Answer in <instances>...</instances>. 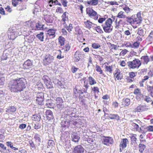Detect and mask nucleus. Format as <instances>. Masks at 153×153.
Returning a JSON list of instances; mask_svg holds the SVG:
<instances>
[{
  "instance_id": "nucleus-52",
  "label": "nucleus",
  "mask_w": 153,
  "mask_h": 153,
  "mask_svg": "<svg viewBox=\"0 0 153 153\" xmlns=\"http://www.w3.org/2000/svg\"><path fill=\"white\" fill-rule=\"evenodd\" d=\"M126 21L127 23L131 25L133 24V17H127L126 16Z\"/></svg>"
},
{
  "instance_id": "nucleus-42",
  "label": "nucleus",
  "mask_w": 153,
  "mask_h": 153,
  "mask_svg": "<svg viewBox=\"0 0 153 153\" xmlns=\"http://www.w3.org/2000/svg\"><path fill=\"white\" fill-rule=\"evenodd\" d=\"M98 2L99 0H91L87 2V4L91 6L96 5L98 4Z\"/></svg>"
},
{
  "instance_id": "nucleus-1",
  "label": "nucleus",
  "mask_w": 153,
  "mask_h": 153,
  "mask_svg": "<svg viewBox=\"0 0 153 153\" xmlns=\"http://www.w3.org/2000/svg\"><path fill=\"white\" fill-rule=\"evenodd\" d=\"M26 79L24 78H17L10 80L8 84V87L12 92L18 93L22 91L26 88Z\"/></svg>"
},
{
  "instance_id": "nucleus-44",
  "label": "nucleus",
  "mask_w": 153,
  "mask_h": 153,
  "mask_svg": "<svg viewBox=\"0 0 153 153\" xmlns=\"http://www.w3.org/2000/svg\"><path fill=\"white\" fill-rule=\"evenodd\" d=\"M32 118V120L33 121H39L40 120L41 117L40 115L35 114L33 115Z\"/></svg>"
},
{
  "instance_id": "nucleus-3",
  "label": "nucleus",
  "mask_w": 153,
  "mask_h": 153,
  "mask_svg": "<svg viewBox=\"0 0 153 153\" xmlns=\"http://www.w3.org/2000/svg\"><path fill=\"white\" fill-rule=\"evenodd\" d=\"M128 68L129 69H138L142 65V62L138 59L135 58L132 61L127 62Z\"/></svg>"
},
{
  "instance_id": "nucleus-49",
  "label": "nucleus",
  "mask_w": 153,
  "mask_h": 153,
  "mask_svg": "<svg viewBox=\"0 0 153 153\" xmlns=\"http://www.w3.org/2000/svg\"><path fill=\"white\" fill-rule=\"evenodd\" d=\"M131 136L130 137L131 142L134 143H136L137 138H136L137 135L134 134H131Z\"/></svg>"
},
{
  "instance_id": "nucleus-39",
  "label": "nucleus",
  "mask_w": 153,
  "mask_h": 153,
  "mask_svg": "<svg viewBox=\"0 0 153 153\" xmlns=\"http://www.w3.org/2000/svg\"><path fill=\"white\" fill-rule=\"evenodd\" d=\"M108 117L111 120L115 119L118 121L120 120V117L117 114H109Z\"/></svg>"
},
{
  "instance_id": "nucleus-26",
  "label": "nucleus",
  "mask_w": 153,
  "mask_h": 153,
  "mask_svg": "<svg viewBox=\"0 0 153 153\" xmlns=\"http://www.w3.org/2000/svg\"><path fill=\"white\" fill-rule=\"evenodd\" d=\"M71 48L70 44L68 43L63 46V47L62 48V49L64 53H67L70 50Z\"/></svg>"
},
{
  "instance_id": "nucleus-33",
  "label": "nucleus",
  "mask_w": 153,
  "mask_h": 153,
  "mask_svg": "<svg viewBox=\"0 0 153 153\" xmlns=\"http://www.w3.org/2000/svg\"><path fill=\"white\" fill-rule=\"evenodd\" d=\"M126 16L125 12L121 11L118 13L117 17L119 19H124L126 18Z\"/></svg>"
},
{
  "instance_id": "nucleus-35",
  "label": "nucleus",
  "mask_w": 153,
  "mask_h": 153,
  "mask_svg": "<svg viewBox=\"0 0 153 153\" xmlns=\"http://www.w3.org/2000/svg\"><path fill=\"white\" fill-rule=\"evenodd\" d=\"M91 89L93 91L95 98H97L98 96L96 95V94L98 95V94L100 92L99 88L98 87L94 86L93 87H91Z\"/></svg>"
},
{
  "instance_id": "nucleus-15",
  "label": "nucleus",
  "mask_w": 153,
  "mask_h": 153,
  "mask_svg": "<svg viewBox=\"0 0 153 153\" xmlns=\"http://www.w3.org/2000/svg\"><path fill=\"white\" fill-rule=\"evenodd\" d=\"M33 61L28 59L22 65V68L24 70L29 69L33 65Z\"/></svg>"
},
{
  "instance_id": "nucleus-24",
  "label": "nucleus",
  "mask_w": 153,
  "mask_h": 153,
  "mask_svg": "<svg viewBox=\"0 0 153 153\" xmlns=\"http://www.w3.org/2000/svg\"><path fill=\"white\" fill-rule=\"evenodd\" d=\"M34 23H35L33 22H31V23L30 26L32 28H33V29L40 30L43 29L44 25H42L39 23H37L36 24V29L34 28V27H33V26L34 25Z\"/></svg>"
},
{
  "instance_id": "nucleus-25",
  "label": "nucleus",
  "mask_w": 153,
  "mask_h": 153,
  "mask_svg": "<svg viewBox=\"0 0 153 153\" xmlns=\"http://www.w3.org/2000/svg\"><path fill=\"white\" fill-rule=\"evenodd\" d=\"M86 78V77H84L80 80V81L81 82L84 81V87L85 88V89H84V92L85 93H87V90L89 87V85L88 84V83L87 82H86L85 81Z\"/></svg>"
},
{
  "instance_id": "nucleus-45",
  "label": "nucleus",
  "mask_w": 153,
  "mask_h": 153,
  "mask_svg": "<svg viewBox=\"0 0 153 153\" xmlns=\"http://www.w3.org/2000/svg\"><path fill=\"white\" fill-rule=\"evenodd\" d=\"M146 89L147 91L149 93L151 96L153 97V86H151L147 85V86Z\"/></svg>"
},
{
  "instance_id": "nucleus-12",
  "label": "nucleus",
  "mask_w": 153,
  "mask_h": 153,
  "mask_svg": "<svg viewBox=\"0 0 153 153\" xmlns=\"http://www.w3.org/2000/svg\"><path fill=\"white\" fill-rule=\"evenodd\" d=\"M149 109V106L146 105L140 104L134 109L135 112H142L147 111Z\"/></svg>"
},
{
  "instance_id": "nucleus-28",
  "label": "nucleus",
  "mask_w": 153,
  "mask_h": 153,
  "mask_svg": "<svg viewBox=\"0 0 153 153\" xmlns=\"http://www.w3.org/2000/svg\"><path fill=\"white\" fill-rule=\"evenodd\" d=\"M131 127L134 131H139L141 130V128L139 127V125L135 123L131 122Z\"/></svg>"
},
{
  "instance_id": "nucleus-27",
  "label": "nucleus",
  "mask_w": 153,
  "mask_h": 153,
  "mask_svg": "<svg viewBox=\"0 0 153 153\" xmlns=\"http://www.w3.org/2000/svg\"><path fill=\"white\" fill-rule=\"evenodd\" d=\"M140 59L142 60L143 63L144 65H147L150 61V59L148 56L146 55L142 56L140 58Z\"/></svg>"
},
{
  "instance_id": "nucleus-14",
  "label": "nucleus",
  "mask_w": 153,
  "mask_h": 153,
  "mask_svg": "<svg viewBox=\"0 0 153 153\" xmlns=\"http://www.w3.org/2000/svg\"><path fill=\"white\" fill-rule=\"evenodd\" d=\"M73 91L74 96L76 98H81L80 95L83 94L84 93V91L83 92L82 90L78 89L76 86L75 88L73 89Z\"/></svg>"
},
{
  "instance_id": "nucleus-18",
  "label": "nucleus",
  "mask_w": 153,
  "mask_h": 153,
  "mask_svg": "<svg viewBox=\"0 0 153 153\" xmlns=\"http://www.w3.org/2000/svg\"><path fill=\"white\" fill-rule=\"evenodd\" d=\"M135 40V41L132 44V48H138L139 47L140 42L142 41V39L140 36H138Z\"/></svg>"
},
{
  "instance_id": "nucleus-38",
  "label": "nucleus",
  "mask_w": 153,
  "mask_h": 153,
  "mask_svg": "<svg viewBox=\"0 0 153 153\" xmlns=\"http://www.w3.org/2000/svg\"><path fill=\"white\" fill-rule=\"evenodd\" d=\"M105 71L107 73L109 74H111L113 71V66L112 65L105 66Z\"/></svg>"
},
{
  "instance_id": "nucleus-22",
  "label": "nucleus",
  "mask_w": 153,
  "mask_h": 153,
  "mask_svg": "<svg viewBox=\"0 0 153 153\" xmlns=\"http://www.w3.org/2000/svg\"><path fill=\"white\" fill-rule=\"evenodd\" d=\"M126 25V22L124 20L120 19L117 23L115 27L117 29L119 30L120 29L122 28L123 30V27Z\"/></svg>"
},
{
  "instance_id": "nucleus-17",
  "label": "nucleus",
  "mask_w": 153,
  "mask_h": 153,
  "mask_svg": "<svg viewBox=\"0 0 153 153\" xmlns=\"http://www.w3.org/2000/svg\"><path fill=\"white\" fill-rule=\"evenodd\" d=\"M63 101L61 97H58L56 99V104L59 109L62 108L64 107Z\"/></svg>"
},
{
  "instance_id": "nucleus-6",
  "label": "nucleus",
  "mask_w": 153,
  "mask_h": 153,
  "mask_svg": "<svg viewBox=\"0 0 153 153\" xmlns=\"http://www.w3.org/2000/svg\"><path fill=\"white\" fill-rule=\"evenodd\" d=\"M53 56L50 54H46L42 59V63L44 65H48L53 62Z\"/></svg>"
},
{
  "instance_id": "nucleus-34",
  "label": "nucleus",
  "mask_w": 153,
  "mask_h": 153,
  "mask_svg": "<svg viewBox=\"0 0 153 153\" xmlns=\"http://www.w3.org/2000/svg\"><path fill=\"white\" fill-rule=\"evenodd\" d=\"M88 82L89 85H94L97 83V82L95 79L91 76L88 77Z\"/></svg>"
},
{
  "instance_id": "nucleus-43",
  "label": "nucleus",
  "mask_w": 153,
  "mask_h": 153,
  "mask_svg": "<svg viewBox=\"0 0 153 153\" xmlns=\"http://www.w3.org/2000/svg\"><path fill=\"white\" fill-rule=\"evenodd\" d=\"M137 33L140 36H144L145 34V31L143 27H140L138 28Z\"/></svg>"
},
{
  "instance_id": "nucleus-46",
  "label": "nucleus",
  "mask_w": 153,
  "mask_h": 153,
  "mask_svg": "<svg viewBox=\"0 0 153 153\" xmlns=\"http://www.w3.org/2000/svg\"><path fill=\"white\" fill-rule=\"evenodd\" d=\"M44 34L43 32H41L39 33L36 35V37L41 41L43 42L44 39Z\"/></svg>"
},
{
  "instance_id": "nucleus-5",
  "label": "nucleus",
  "mask_w": 153,
  "mask_h": 153,
  "mask_svg": "<svg viewBox=\"0 0 153 153\" xmlns=\"http://www.w3.org/2000/svg\"><path fill=\"white\" fill-rule=\"evenodd\" d=\"M86 14L89 17L94 20H97L98 18V15L97 12L94 11L92 8L87 7L86 9Z\"/></svg>"
},
{
  "instance_id": "nucleus-54",
  "label": "nucleus",
  "mask_w": 153,
  "mask_h": 153,
  "mask_svg": "<svg viewBox=\"0 0 153 153\" xmlns=\"http://www.w3.org/2000/svg\"><path fill=\"white\" fill-rule=\"evenodd\" d=\"M58 51L59 52V54L56 56V58L59 59H61L64 58V56L62 55V52L60 50H59Z\"/></svg>"
},
{
  "instance_id": "nucleus-63",
  "label": "nucleus",
  "mask_w": 153,
  "mask_h": 153,
  "mask_svg": "<svg viewBox=\"0 0 153 153\" xmlns=\"http://www.w3.org/2000/svg\"><path fill=\"white\" fill-rule=\"evenodd\" d=\"M128 51L126 49L123 50L119 54L120 56H124L128 52Z\"/></svg>"
},
{
  "instance_id": "nucleus-40",
  "label": "nucleus",
  "mask_w": 153,
  "mask_h": 153,
  "mask_svg": "<svg viewBox=\"0 0 153 153\" xmlns=\"http://www.w3.org/2000/svg\"><path fill=\"white\" fill-rule=\"evenodd\" d=\"M71 138L72 141L75 142H78L80 139V137L76 134H72Z\"/></svg>"
},
{
  "instance_id": "nucleus-64",
  "label": "nucleus",
  "mask_w": 153,
  "mask_h": 153,
  "mask_svg": "<svg viewBox=\"0 0 153 153\" xmlns=\"http://www.w3.org/2000/svg\"><path fill=\"white\" fill-rule=\"evenodd\" d=\"M146 129L149 132L153 131V126H149L146 127Z\"/></svg>"
},
{
  "instance_id": "nucleus-62",
  "label": "nucleus",
  "mask_w": 153,
  "mask_h": 153,
  "mask_svg": "<svg viewBox=\"0 0 153 153\" xmlns=\"http://www.w3.org/2000/svg\"><path fill=\"white\" fill-rule=\"evenodd\" d=\"M19 0H12V5L14 7H16L18 4Z\"/></svg>"
},
{
  "instance_id": "nucleus-59",
  "label": "nucleus",
  "mask_w": 153,
  "mask_h": 153,
  "mask_svg": "<svg viewBox=\"0 0 153 153\" xmlns=\"http://www.w3.org/2000/svg\"><path fill=\"white\" fill-rule=\"evenodd\" d=\"M95 27V30L97 32L100 33H103V32L100 26H98Z\"/></svg>"
},
{
  "instance_id": "nucleus-4",
  "label": "nucleus",
  "mask_w": 153,
  "mask_h": 153,
  "mask_svg": "<svg viewBox=\"0 0 153 153\" xmlns=\"http://www.w3.org/2000/svg\"><path fill=\"white\" fill-rule=\"evenodd\" d=\"M42 13L43 16L42 18L46 23H50L53 22V18L49 11L47 10H44Z\"/></svg>"
},
{
  "instance_id": "nucleus-30",
  "label": "nucleus",
  "mask_w": 153,
  "mask_h": 153,
  "mask_svg": "<svg viewBox=\"0 0 153 153\" xmlns=\"http://www.w3.org/2000/svg\"><path fill=\"white\" fill-rule=\"evenodd\" d=\"M130 103V100L128 98L123 99L122 105L123 107H126L129 106Z\"/></svg>"
},
{
  "instance_id": "nucleus-13",
  "label": "nucleus",
  "mask_w": 153,
  "mask_h": 153,
  "mask_svg": "<svg viewBox=\"0 0 153 153\" xmlns=\"http://www.w3.org/2000/svg\"><path fill=\"white\" fill-rule=\"evenodd\" d=\"M128 141L127 138H125L122 139L119 145L120 152H122V150L127 147V144L128 143Z\"/></svg>"
},
{
  "instance_id": "nucleus-47",
  "label": "nucleus",
  "mask_w": 153,
  "mask_h": 153,
  "mask_svg": "<svg viewBox=\"0 0 153 153\" xmlns=\"http://www.w3.org/2000/svg\"><path fill=\"white\" fill-rule=\"evenodd\" d=\"M75 31L76 34L81 35L83 33L79 26H77L75 28Z\"/></svg>"
},
{
  "instance_id": "nucleus-23",
  "label": "nucleus",
  "mask_w": 153,
  "mask_h": 153,
  "mask_svg": "<svg viewBox=\"0 0 153 153\" xmlns=\"http://www.w3.org/2000/svg\"><path fill=\"white\" fill-rule=\"evenodd\" d=\"M45 115L47 120L50 121L53 120V116L52 112L50 110H47L45 112Z\"/></svg>"
},
{
  "instance_id": "nucleus-11",
  "label": "nucleus",
  "mask_w": 153,
  "mask_h": 153,
  "mask_svg": "<svg viewBox=\"0 0 153 153\" xmlns=\"http://www.w3.org/2000/svg\"><path fill=\"white\" fill-rule=\"evenodd\" d=\"M133 93L135 96L136 99L138 101H140L144 96L142 94L140 89L138 88L134 89Z\"/></svg>"
},
{
  "instance_id": "nucleus-48",
  "label": "nucleus",
  "mask_w": 153,
  "mask_h": 153,
  "mask_svg": "<svg viewBox=\"0 0 153 153\" xmlns=\"http://www.w3.org/2000/svg\"><path fill=\"white\" fill-rule=\"evenodd\" d=\"M146 146L143 144L140 143L139 145V150L140 153H143V152L146 148Z\"/></svg>"
},
{
  "instance_id": "nucleus-57",
  "label": "nucleus",
  "mask_w": 153,
  "mask_h": 153,
  "mask_svg": "<svg viewBox=\"0 0 153 153\" xmlns=\"http://www.w3.org/2000/svg\"><path fill=\"white\" fill-rule=\"evenodd\" d=\"M144 98V101H146L147 102H149L152 101V99L149 96H145Z\"/></svg>"
},
{
  "instance_id": "nucleus-2",
  "label": "nucleus",
  "mask_w": 153,
  "mask_h": 153,
  "mask_svg": "<svg viewBox=\"0 0 153 153\" xmlns=\"http://www.w3.org/2000/svg\"><path fill=\"white\" fill-rule=\"evenodd\" d=\"M106 18H100L98 20L99 23H102L105 21L104 23H103L102 26L104 31L106 33H110L112 30V25L113 21L111 18H109L105 20Z\"/></svg>"
},
{
  "instance_id": "nucleus-51",
  "label": "nucleus",
  "mask_w": 153,
  "mask_h": 153,
  "mask_svg": "<svg viewBox=\"0 0 153 153\" xmlns=\"http://www.w3.org/2000/svg\"><path fill=\"white\" fill-rule=\"evenodd\" d=\"M91 46L94 49H97L101 47V45L98 43L94 42L92 44Z\"/></svg>"
},
{
  "instance_id": "nucleus-55",
  "label": "nucleus",
  "mask_w": 153,
  "mask_h": 153,
  "mask_svg": "<svg viewBox=\"0 0 153 153\" xmlns=\"http://www.w3.org/2000/svg\"><path fill=\"white\" fill-rule=\"evenodd\" d=\"M29 143L31 147V149H36V147L33 141L31 140H29Z\"/></svg>"
},
{
  "instance_id": "nucleus-19",
  "label": "nucleus",
  "mask_w": 153,
  "mask_h": 153,
  "mask_svg": "<svg viewBox=\"0 0 153 153\" xmlns=\"http://www.w3.org/2000/svg\"><path fill=\"white\" fill-rule=\"evenodd\" d=\"M95 70L96 71L102 76L105 77L106 75L103 72V70L101 67L97 64L95 65Z\"/></svg>"
},
{
  "instance_id": "nucleus-29",
  "label": "nucleus",
  "mask_w": 153,
  "mask_h": 153,
  "mask_svg": "<svg viewBox=\"0 0 153 153\" xmlns=\"http://www.w3.org/2000/svg\"><path fill=\"white\" fill-rule=\"evenodd\" d=\"M16 108L13 106H11L6 108V112L12 114L16 111Z\"/></svg>"
},
{
  "instance_id": "nucleus-7",
  "label": "nucleus",
  "mask_w": 153,
  "mask_h": 153,
  "mask_svg": "<svg viewBox=\"0 0 153 153\" xmlns=\"http://www.w3.org/2000/svg\"><path fill=\"white\" fill-rule=\"evenodd\" d=\"M85 55L83 52H81L80 51L77 50L74 53V59L75 62H79L81 59L85 58Z\"/></svg>"
},
{
  "instance_id": "nucleus-36",
  "label": "nucleus",
  "mask_w": 153,
  "mask_h": 153,
  "mask_svg": "<svg viewBox=\"0 0 153 153\" xmlns=\"http://www.w3.org/2000/svg\"><path fill=\"white\" fill-rule=\"evenodd\" d=\"M59 43L60 46H62L65 45V39L62 36H59L58 38Z\"/></svg>"
},
{
  "instance_id": "nucleus-20",
  "label": "nucleus",
  "mask_w": 153,
  "mask_h": 153,
  "mask_svg": "<svg viewBox=\"0 0 153 153\" xmlns=\"http://www.w3.org/2000/svg\"><path fill=\"white\" fill-rule=\"evenodd\" d=\"M85 27L89 29H90L92 27H94V26H97V25L93 23L90 20H86V21L84 22Z\"/></svg>"
},
{
  "instance_id": "nucleus-60",
  "label": "nucleus",
  "mask_w": 153,
  "mask_h": 153,
  "mask_svg": "<svg viewBox=\"0 0 153 153\" xmlns=\"http://www.w3.org/2000/svg\"><path fill=\"white\" fill-rule=\"evenodd\" d=\"M94 55H95V57L98 59L100 62L102 61L104 59L100 55L95 54H94Z\"/></svg>"
},
{
  "instance_id": "nucleus-16",
  "label": "nucleus",
  "mask_w": 153,
  "mask_h": 153,
  "mask_svg": "<svg viewBox=\"0 0 153 153\" xmlns=\"http://www.w3.org/2000/svg\"><path fill=\"white\" fill-rule=\"evenodd\" d=\"M114 142L113 138L109 137H105L102 141V143L107 146L112 145Z\"/></svg>"
},
{
  "instance_id": "nucleus-50",
  "label": "nucleus",
  "mask_w": 153,
  "mask_h": 153,
  "mask_svg": "<svg viewBox=\"0 0 153 153\" xmlns=\"http://www.w3.org/2000/svg\"><path fill=\"white\" fill-rule=\"evenodd\" d=\"M48 89H51L53 88V85L52 82L50 81L44 83Z\"/></svg>"
},
{
  "instance_id": "nucleus-37",
  "label": "nucleus",
  "mask_w": 153,
  "mask_h": 153,
  "mask_svg": "<svg viewBox=\"0 0 153 153\" xmlns=\"http://www.w3.org/2000/svg\"><path fill=\"white\" fill-rule=\"evenodd\" d=\"M8 30L10 32V34H9L8 35L10 36V39H14L15 38L16 36L15 35L16 32L11 28H9Z\"/></svg>"
},
{
  "instance_id": "nucleus-8",
  "label": "nucleus",
  "mask_w": 153,
  "mask_h": 153,
  "mask_svg": "<svg viewBox=\"0 0 153 153\" xmlns=\"http://www.w3.org/2000/svg\"><path fill=\"white\" fill-rule=\"evenodd\" d=\"M44 94L43 92L38 93L36 95V104L40 105L44 104Z\"/></svg>"
},
{
  "instance_id": "nucleus-9",
  "label": "nucleus",
  "mask_w": 153,
  "mask_h": 153,
  "mask_svg": "<svg viewBox=\"0 0 153 153\" xmlns=\"http://www.w3.org/2000/svg\"><path fill=\"white\" fill-rule=\"evenodd\" d=\"M56 30L53 28L49 29L46 31V39L54 38L56 36L55 33Z\"/></svg>"
},
{
  "instance_id": "nucleus-56",
  "label": "nucleus",
  "mask_w": 153,
  "mask_h": 153,
  "mask_svg": "<svg viewBox=\"0 0 153 153\" xmlns=\"http://www.w3.org/2000/svg\"><path fill=\"white\" fill-rule=\"evenodd\" d=\"M108 45H109V47L111 49L116 50L117 49V45H114V44H112L111 43H108Z\"/></svg>"
},
{
  "instance_id": "nucleus-10",
  "label": "nucleus",
  "mask_w": 153,
  "mask_h": 153,
  "mask_svg": "<svg viewBox=\"0 0 153 153\" xmlns=\"http://www.w3.org/2000/svg\"><path fill=\"white\" fill-rule=\"evenodd\" d=\"M114 77L115 81H120L123 78V75L120 70L117 68L113 74Z\"/></svg>"
},
{
  "instance_id": "nucleus-58",
  "label": "nucleus",
  "mask_w": 153,
  "mask_h": 153,
  "mask_svg": "<svg viewBox=\"0 0 153 153\" xmlns=\"http://www.w3.org/2000/svg\"><path fill=\"white\" fill-rule=\"evenodd\" d=\"M129 77L133 79L134 77L136 76L137 75V72H130L129 74Z\"/></svg>"
},
{
  "instance_id": "nucleus-53",
  "label": "nucleus",
  "mask_w": 153,
  "mask_h": 153,
  "mask_svg": "<svg viewBox=\"0 0 153 153\" xmlns=\"http://www.w3.org/2000/svg\"><path fill=\"white\" fill-rule=\"evenodd\" d=\"M42 79L43 80L44 83L51 81V79L48 76L46 75H44L43 76Z\"/></svg>"
},
{
  "instance_id": "nucleus-31",
  "label": "nucleus",
  "mask_w": 153,
  "mask_h": 153,
  "mask_svg": "<svg viewBox=\"0 0 153 153\" xmlns=\"http://www.w3.org/2000/svg\"><path fill=\"white\" fill-rule=\"evenodd\" d=\"M133 17V24H139L141 23L142 20L139 19V18L137 17H135V15H133L131 16Z\"/></svg>"
},
{
  "instance_id": "nucleus-21",
  "label": "nucleus",
  "mask_w": 153,
  "mask_h": 153,
  "mask_svg": "<svg viewBox=\"0 0 153 153\" xmlns=\"http://www.w3.org/2000/svg\"><path fill=\"white\" fill-rule=\"evenodd\" d=\"M84 152V149L81 145H78L74 148L73 153H83Z\"/></svg>"
},
{
  "instance_id": "nucleus-32",
  "label": "nucleus",
  "mask_w": 153,
  "mask_h": 153,
  "mask_svg": "<svg viewBox=\"0 0 153 153\" xmlns=\"http://www.w3.org/2000/svg\"><path fill=\"white\" fill-rule=\"evenodd\" d=\"M68 13L67 12H65L63 13L61 16L62 22H65L68 20Z\"/></svg>"
},
{
  "instance_id": "nucleus-41",
  "label": "nucleus",
  "mask_w": 153,
  "mask_h": 153,
  "mask_svg": "<svg viewBox=\"0 0 153 153\" xmlns=\"http://www.w3.org/2000/svg\"><path fill=\"white\" fill-rule=\"evenodd\" d=\"M125 6L123 7V9L125 12V13L127 14L130 13L131 12L133 11L132 9H131L129 7L127 6L126 5H125Z\"/></svg>"
},
{
  "instance_id": "nucleus-61",
  "label": "nucleus",
  "mask_w": 153,
  "mask_h": 153,
  "mask_svg": "<svg viewBox=\"0 0 153 153\" xmlns=\"http://www.w3.org/2000/svg\"><path fill=\"white\" fill-rule=\"evenodd\" d=\"M79 69V68H76L74 66H73L71 68V71L73 73H75Z\"/></svg>"
}]
</instances>
